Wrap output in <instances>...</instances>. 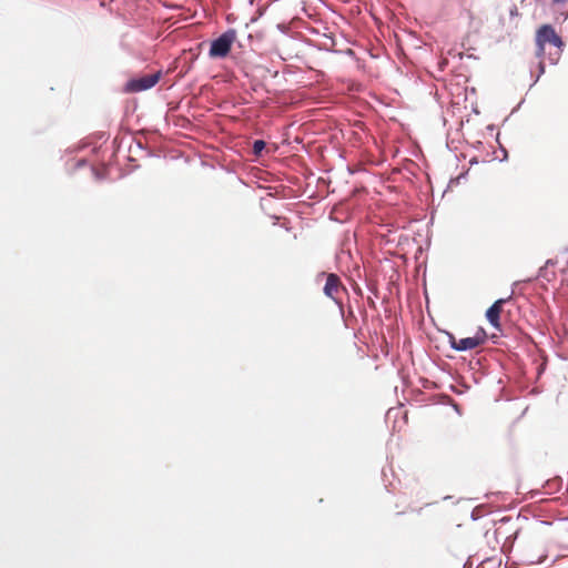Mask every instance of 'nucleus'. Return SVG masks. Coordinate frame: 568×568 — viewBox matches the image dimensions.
<instances>
[{
  "label": "nucleus",
  "mask_w": 568,
  "mask_h": 568,
  "mask_svg": "<svg viewBox=\"0 0 568 568\" xmlns=\"http://www.w3.org/2000/svg\"><path fill=\"white\" fill-rule=\"evenodd\" d=\"M536 55L548 57L550 64H556L564 51V41L550 24H542L536 32Z\"/></svg>",
  "instance_id": "f257e3e1"
},
{
  "label": "nucleus",
  "mask_w": 568,
  "mask_h": 568,
  "mask_svg": "<svg viewBox=\"0 0 568 568\" xmlns=\"http://www.w3.org/2000/svg\"><path fill=\"white\" fill-rule=\"evenodd\" d=\"M236 40V31L230 29L222 33L217 39L211 42L209 57L211 59H224L226 58Z\"/></svg>",
  "instance_id": "f03ea898"
},
{
  "label": "nucleus",
  "mask_w": 568,
  "mask_h": 568,
  "mask_svg": "<svg viewBox=\"0 0 568 568\" xmlns=\"http://www.w3.org/2000/svg\"><path fill=\"white\" fill-rule=\"evenodd\" d=\"M162 72L158 71L152 74H146L140 78L129 80L124 85L126 93H136L153 88L161 79Z\"/></svg>",
  "instance_id": "7ed1b4c3"
},
{
  "label": "nucleus",
  "mask_w": 568,
  "mask_h": 568,
  "mask_svg": "<svg viewBox=\"0 0 568 568\" xmlns=\"http://www.w3.org/2000/svg\"><path fill=\"white\" fill-rule=\"evenodd\" d=\"M486 337L487 335L483 328L478 329L473 337H465L460 339H457L453 334H449V344L454 349L459 352L470 351L483 345Z\"/></svg>",
  "instance_id": "20e7f679"
},
{
  "label": "nucleus",
  "mask_w": 568,
  "mask_h": 568,
  "mask_svg": "<svg viewBox=\"0 0 568 568\" xmlns=\"http://www.w3.org/2000/svg\"><path fill=\"white\" fill-rule=\"evenodd\" d=\"M344 291L345 287L343 286L341 278L336 274L331 273L326 276L324 293L327 297L332 298L335 302H338L339 295Z\"/></svg>",
  "instance_id": "39448f33"
},
{
  "label": "nucleus",
  "mask_w": 568,
  "mask_h": 568,
  "mask_svg": "<svg viewBox=\"0 0 568 568\" xmlns=\"http://www.w3.org/2000/svg\"><path fill=\"white\" fill-rule=\"evenodd\" d=\"M505 300H497L486 312L487 321L497 329H500V314Z\"/></svg>",
  "instance_id": "423d86ee"
},
{
  "label": "nucleus",
  "mask_w": 568,
  "mask_h": 568,
  "mask_svg": "<svg viewBox=\"0 0 568 568\" xmlns=\"http://www.w3.org/2000/svg\"><path fill=\"white\" fill-rule=\"evenodd\" d=\"M266 143L263 140H255L253 143V152L255 155H260L265 149Z\"/></svg>",
  "instance_id": "0eeeda50"
},
{
  "label": "nucleus",
  "mask_w": 568,
  "mask_h": 568,
  "mask_svg": "<svg viewBox=\"0 0 568 568\" xmlns=\"http://www.w3.org/2000/svg\"><path fill=\"white\" fill-rule=\"evenodd\" d=\"M566 2H568V0H551L552 4H564Z\"/></svg>",
  "instance_id": "6e6552de"
},
{
  "label": "nucleus",
  "mask_w": 568,
  "mask_h": 568,
  "mask_svg": "<svg viewBox=\"0 0 568 568\" xmlns=\"http://www.w3.org/2000/svg\"><path fill=\"white\" fill-rule=\"evenodd\" d=\"M540 70H541V72H544V64H542V61L540 62Z\"/></svg>",
  "instance_id": "1a4fd4ad"
}]
</instances>
